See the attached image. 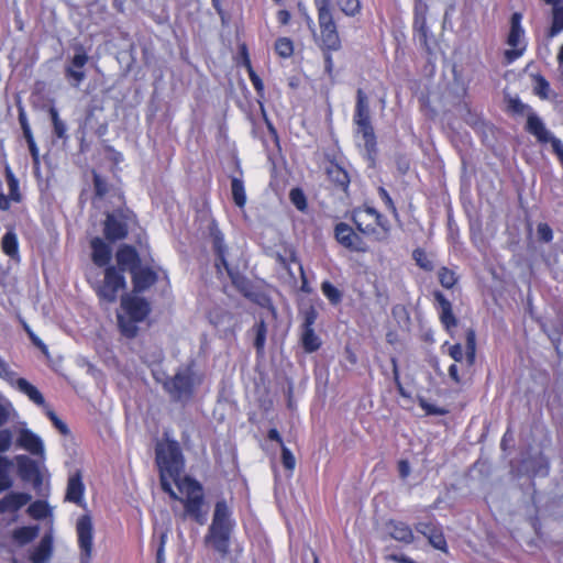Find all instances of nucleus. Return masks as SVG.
Here are the masks:
<instances>
[{
    "instance_id": "nucleus-1",
    "label": "nucleus",
    "mask_w": 563,
    "mask_h": 563,
    "mask_svg": "<svg viewBox=\"0 0 563 563\" xmlns=\"http://www.w3.org/2000/svg\"><path fill=\"white\" fill-rule=\"evenodd\" d=\"M115 263L131 275V292L143 294L158 280V274L151 265H142L140 253L133 245L121 244L115 252Z\"/></svg>"
},
{
    "instance_id": "nucleus-2",
    "label": "nucleus",
    "mask_w": 563,
    "mask_h": 563,
    "mask_svg": "<svg viewBox=\"0 0 563 563\" xmlns=\"http://www.w3.org/2000/svg\"><path fill=\"white\" fill-rule=\"evenodd\" d=\"M230 515L231 512L225 500L217 501L212 523L206 537V541H211L214 550L221 554L229 552V539L232 529Z\"/></svg>"
},
{
    "instance_id": "nucleus-3",
    "label": "nucleus",
    "mask_w": 563,
    "mask_h": 563,
    "mask_svg": "<svg viewBox=\"0 0 563 563\" xmlns=\"http://www.w3.org/2000/svg\"><path fill=\"white\" fill-rule=\"evenodd\" d=\"M155 454L159 472L168 474L174 482L180 478L184 471V456L177 441L169 440L157 444Z\"/></svg>"
},
{
    "instance_id": "nucleus-4",
    "label": "nucleus",
    "mask_w": 563,
    "mask_h": 563,
    "mask_svg": "<svg viewBox=\"0 0 563 563\" xmlns=\"http://www.w3.org/2000/svg\"><path fill=\"white\" fill-rule=\"evenodd\" d=\"M194 362L180 368L173 377L167 378L163 387L175 402H188L194 396Z\"/></svg>"
},
{
    "instance_id": "nucleus-5",
    "label": "nucleus",
    "mask_w": 563,
    "mask_h": 563,
    "mask_svg": "<svg viewBox=\"0 0 563 563\" xmlns=\"http://www.w3.org/2000/svg\"><path fill=\"white\" fill-rule=\"evenodd\" d=\"M125 271L117 264L104 268L103 279L95 286L96 294L101 301L113 303L119 297V291L126 289Z\"/></svg>"
},
{
    "instance_id": "nucleus-6",
    "label": "nucleus",
    "mask_w": 563,
    "mask_h": 563,
    "mask_svg": "<svg viewBox=\"0 0 563 563\" xmlns=\"http://www.w3.org/2000/svg\"><path fill=\"white\" fill-rule=\"evenodd\" d=\"M135 218V213L129 208H118L107 212L103 221L104 239L109 243L124 240L129 233V225Z\"/></svg>"
},
{
    "instance_id": "nucleus-7",
    "label": "nucleus",
    "mask_w": 563,
    "mask_h": 563,
    "mask_svg": "<svg viewBox=\"0 0 563 563\" xmlns=\"http://www.w3.org/2000/svg\"><path fill=\"white\" fill-rule=\"evenodd\" d=\"M354 122L363 135L365 148L368 155L372 156L376 154V136L371 123L368 99L362 89H357L356 91Z\"/></svg>"
},
{
    "instance_id": "nucleus-8",
    "label": "nucleus",
    "mask_w": 563,
    "mask_h": 563,
    "mask_svg": "<svg viewBox=\"0 0 563 563\" xmlns=\"http://www.w3.org/2000/svg\"><path fill=\"white\" fill-rule=\"evenodd\" d=\"M75 54L65 65V78L71 87L78 88L86 79L85 66L89 60L86 48L81 44L74 45Z\"/></svg>"
},
{
    "instance_id": "nucleus-9",
    "label": "nucleus",
    "mask_w": 563,
    "mask_h": 563,
    "mask_svg": "<svg viewBox=\"0 0 563 563\" xmlns=\"http://www.w3.org/2000/svg\"><path fill=\"white\" fill-rule=\"evenodd\" d=\"M13 465L16 466V474L24 483H30L33 488L38 489L43 484L38 463L29 455L20 454L13 459Z\"/></svg>"
},
{
    "instance_id": "nucleus-10",
    "label": "nucleus",
    "mask_w": 563,
    "mask_h": 563,
    "mask_svg": "<svg viewBox=\"0 0 563 563\" xmlns=\"http://www.w3.org/2000/svg\"><path fill=\"white\" fill-rule=\"evenodd\" d=\"M231 279L232 285L251 301L264 306L268 298L261 292L254 290L253 283L244 276L238 268L230 264L223 267Z\"/></svg>"
},
{
    "instance_id": "nucleus-11",
    "label": "nucleus",
    "mask_w": 563,
    "mask_h": 563,
    "mask_svg": "<svg viewBox=\"0 0 563 563\" xmlns=\"http://www.w3.org/2000/svg\"><path fill=\"white\" fill-rule=\"evenodd\" d=\"M78 545L80 549V563H89L92 554L93 526L89 515H84L76 525Z\"/></svg>"
},
{
    "instance_id": "nucleus-12",
    "label": "nucleus",
    "mask_w": 563,
    "mask_h": 563,
    "mask_svg": "<svg viewBox=\"0 0 563 563\" xmlns=\"http://www.w3.org/2000/svg\"><path fill=\"white\" fill-rule=\"evenodd\" d=\"M121 308L125 316L140 322L144 321L152 311L148 300L134 292H124L121 296Z\"/></svg>"
},
{
    "instance_id": "nucleus-13",
    "label": "nucleus",
    "mask_w": 563,
    "mask_h": 563,
    "mask_svg": "<svg viewBox=\"0 0 563 563\" xmlns=\"http://www.w3.org/2000/svg\"><path fill=\"white\" fill-rule=\"evenodd\" d=\"M318 22L321 33L322 51H339L341 48V38L332 14L318 15Z\"/></svg>"
},
{
    "instance_id": "nucleus-14",
    "label": "nucleus",
    "mask_w": 563,
    "mask_h": 563,
    "mask_svg": "<svg viewBox=\"0 0 563 563\" xmlns=\"http://www.w3.org/2000/svg\"><path fill=\"white\" fill-rule=\"evenodd\" d=\"M334 235L336 241L350 251L361 253L368 251V246L364 240L344 222H340L335 225Z\"/></svg>"
},
{
    "instance_id": "nucleus-15",
    "label": "nucleus",
    "mask_w": 563,
    "mask_h": 563,
    "mask_svg": "<svg viewBox=\"0 0 563 563\" xmlns=\"http://www.w3.org/2000/svg\"><path fill=\"white\" fill-rule=\"evenodd\" d=\"M417 532L426 537L429 543L437 550L448 552L446 540L442 527L432 521H421L415 526Z\"/></svg>"
},
{
    "instance_id": "nucleus-16",
    "label": "nucleus",
    "mask_w": 563,
    "mask_h": 563,
    "mask_svg": "<svg viewBox=\"0 0 563 563\" xmlns=\"http://www.w3.org/2000/svg\"><path fill=\"white\" fill-rule=\"evenodd\" d=\"M209 234L212 242V250L216 255L214 266L218 272H220L221 267L229 265V261L227 258V245L224 243V238L217 223L212 221L209 225Z\"/></svg>"
},
{
    "instance_id": "nucleus-17",
    "label": "nucleus",
    "mask_w": 563,
    "mask_h": 563,
    "mask_svg": "<svg viewBox=\"0 0 563 563\" xmlns=\"http://www.w3.org/2000/svg\"><path fill=\"white\" fill-rule=\"evenodd\" d=\"M91 260L98 267L111 266L112 258L111 246L101 238L96 236L90 241Z\"/></svg>"
},
{
    "instance_id": "nucleus-18",
    "label": "nucleus",
    "mask_w": 563,
    "mask_h": 563,
    "mask_svg": "<svg viewBox=\"0 0 563 563\" xmlns=\"http://www.w3.org/2000/svg\"><path fill=\"white\" fill-rule=\"evenodd\" d=\"M16 445L32 455L44 456V445L41 438L29 429H21L16 439Z\"/></svg>"
},
{
    "instance_id": "nucleus-19",
    "label": "nucleus",
    "mask_w": 563,
    "mask_h": 563,
    "mask_svg": "<svg viewBox=\"0 0 563 563\" xmlns=\"http://www.w3.org/2000/svg\"><path fill=\"white\" fill-rule=\"evenodd\" d=\"M4 176L9 187V194L5 196L0 191V210L2 211L10 209V201L20 202L22 200V195L19 189V180L10 167H5Z\"/></svg>"
},
{
    "instance_id": "nucleus-20",
    "label": "nucleus",
    "mask_w": 563,
    "mask_h": 563,
    "mask_svg": "<svg viewBox=\"0 0 563 563\" xmlns=\"http://www.w3.org/2000/svg\"><path fill=\"white\" fill-rule=\"evenodd\" d=\"M526 131L538 140L540 143H551L556 139L544 125L542 120L531 112L527 118Z\"/></svg>"
},
{
    "instance_id": "nucleus-21",
    "label": "nucleus",
    "mask_w": 563,
    "mask_h": 563,
    "mask_svg": "<svg viewBox=\"0 0 563 563\" xmlns=\"http://www.w3.org/2000/svg\"><path fill=\"white\" fill-rule=\"evenodd\" d=\"M434 299L439 303L440 308V320L446 331H451L452 328L457 325V319L453 313L452 303L450 300L439 290L433 292Z\"/></svg>"
},
{
    "instance_id": "nucleus-22",
    "label": "nucleus",
    "mask_w": 563,
    "mask_h": 563,
    "mask_svg": "<svg viewBox=\"0 0 563 563\" xmlns=\"http://www.w3.org/2000/svg\"><path fill=\"white\" fill-rule=\"evenodd\" d=\"M85 490V485L81 479V473L79 471L75 472L69 476L67 483V489L65 499L67 501L74 503L80 507L84 506L82 495Z\"/></svg>"
},
{
    "instance_id": "nucleus-23",
    "label": "nucleus",
    "mask_w": 563,
    "mask_h": 563,
    "mask_svg": "<svg viewBox=\"0 0 563 563\" xmlns=\"http://www.w3.org/2000/svg\"><path fill=\"white\" fill-rule=\"evenodd\" d=\"M32 496L27 493H9L0 499V514L15 512L31 501Z\"/></svg>"
},
{
    "instance_id": "nucleus-24",
    "label": "nucleus",
    "mask_w": 563,
    "mask_h": 563,
    "mask_svg": "<svg viewBox=\"0 0 563 563\" xmlns=\"http://www.w3.org/2000/svg\"><path fill=\"white\" fill-rule=\"evenodd\" d=\"M178 489L185 494V498L181 500H190V499H203V487L202 485L195 478L184 477L183 479L178 478L175 481Z\"/></svg>"
},
{
    "instance_id": "nucleus-25",
    "label": "nucleus",
    "mask_w": 563,
    "mask_h": 563,
    "mask_svg": "<svg viewBox=\"0 0 563 563\" xmlns=\"http://www.w3.org/2000/svg\"><path fill=\"white\" fill-rule=\"evenodd\" d=\"M181 504L184 505L185 508L184 517L191 518L198 525L206 523L208 518V510L203 509L205 498L181 500Z\"/></svg>"
},
{
    "instance_id": "nucleus-26",
    "label": "nucleus",
    "mask_w": 563,
    "mask_h": 563,
    "mask_svg": "<svg viewBox=\"0 0 563 563\" xmlns=\"http://www.w3.org/2000/svg\"><path fill=\"white\" fill-rule=\"evenodd\" d=\"M386 528L393 539L407 544L413 542L412 530L407 523L397 520H389L386 523Z\"/></svg>"
},
{
    "instance_id": "nucleus-27",
    "label": "nucleus",
    "mask_w": 563,
    "mask_h": 563,
    "mask_svg": "<svg viewBox=\"0 0 563 563\" xmlns=\"http://www.w3.org/2000/svg\"><path fill=\"white\" fill-rule=\"evenodd\" d=\"M53 552V538L49 534H45L38 545L32 552L30 559L33 563H46Z\"/></svg>"
},
{
    "instance_id": "nucleus-28",
    "label": "nucleus",
    "mask_w": 563,
    "mask_h": 563,
    "mask_svg": "<svg viewBox=\"0 0 563 563\" xmlns=\"http://www.w3.org/2000/svg\"><path fill=\"white\" fill-rule=\"evenodd\" d=\"M325 172L331 183H333L343 191L347 190L350 185V177L344 168H342L339 164L331 162Z\"/></svg>"
},
{
    "instance_id": "nucleus-29",
    "label": "nucleus",
    "mask_w": 563,
    "mask_h": 563,
    "mask_svg": "<svg viewBox=\"0 0 563 563\" xmlns=\"http://www.w3.org/2000/svg\"><path fill=\"white\" fill-rule=\"evenodd\" d=\"M12 466L13 460L0 454V494L9 490L13 486V478L11 476Z\"/></svg>"
},
{
    "instance_id": "nucleus-30",
    "label": "nucleus",
    "mask_w": 563,
    "mask_h": 563,
    "mask_svg": "<svg viewBox=\"0 0 563 563\" xmlns=\"http://www.w3.org/2000/svg\"><path fill=\"white\" fill-rule=\"evenodd\" d=\"M15 385L19 388V390L25 394L34 404H36L37 406L46 407L45 399L42 393L35 386L29 383L25 378H18L15 380Z\"/></svg>"
},
{
    "instance_id": "nucleus-31",
    "label": "nucleus",
    "mask_w": 563,
    "mask_h": 563,
    "mask_svg": "<svg viewBox=\"0 0 563 563\" xmlns=\"http://www.w3.org/2000/svg\"><path fill=\"white\" fill-rule=\"evenodd\" d=\"M522 14L515 12L510 18V31L507 37V44L511 47H517L520 43V38L523 35V29L521 27Z\"/></svg>"
},
{
    "instance_id": "nucleus-32",
    "label": "nucleus",
    "mask_w": 563,
    "mask_h": 563,
    "mask_svg": "<svg viewBox=\"0 0 563 563\" xmlns=\"http://www.w3.org/2000/svg\"><path fill=\"white\" fill-rule=\"evenodd\" d=\"M118 327L120 329V332L123 336L128 339H134L139 333V327L137 323L140 321L134 320L125 314L118 313Z\"/></svg>"
},
{
    "instance_id": "nucleus-33",
    "label": "nucleus",
    "mask_w": 563,
    "mask_h": 563,
    "mask_svg": "<svg viewBox=\"0 0 563 563\" xmlns=\"http://www.w3.org/2000/svg\"><path fill=\"white\" fill-rule=\"evenodd\" d=\"M38 526L21 527L13 531L12 538L19 545H25L37 538Z\"/></svg>"
},
{
    "instance_id": "nucleus-34",
    "label": "nucleus",
    "mask_w": 563,
    "mask_h": 563,
    "mask_svg": "<svg viewBox=\"0 0 563 563\" xmlns=\"http://www.w3.org/2000/svg\"><path fill=\"white\" fill-rule=\"evenodd\" d=\"M91 175L93 185V198L101 200L110 191L111 185L109 184L106 176L99 174L95 169L91 172Z\"/></svg>"
},
{
    "instance_id": "nucleus-35",
    "label": "nucleus",
    "mask_w": 563,
    "mask_h": 563,
    "mask_svg": "<svg viewBox=\"0 0 563 563\" xmlns=\"http://www.w3.org/2000/svg\"><path fill=\"white\" fill-rule=\"evenodd\" d=\"M301 345L306 353H313L320 349L321 340L314 333L313 328L302 329Z\"/></svg>"
},
{
    "instance_id": "nucleus-36",
    "label": "nucleus",
    "mask_w": 563,
    "mask_h": 563,
    "mask_svg": "<svg viewBox=\"0 0 563 563\" xmlns=\"http://www.w3.org/2000/svg\"><path fill=\"white\" fill-rule=\"evenodd\" d=\"M352 220L354 224L356 225V229L362 232L365 235H373L376 241L384 240V236H380V232L377 231V229L369 224L365 223V220L363 218V213L360 211H354L352 216Z\"/></svg>"
},
{
    "instance_id": "nucleus-37",
    "label": "nucleus",
    "mask_w": 563,
    "mask_h": 563,
    "mask_svg": "<svg viewBox=\"0 0 563 563\" xmlns=\"http://www.w3.org/2000/svg\"><path fill=\"white\" fill-rule=\"evenodd\" d=\"M2 251L11 258H16L19 255L18 236L13 230H9L1 240Z\"/></svg>"
},
{
    "instance_id": "nucleus-38",
    "label": "nucleus",
    "mask_w": 563,
    "mask_h": 563,
    "mask_svg": "<svg viewBox=\"0 0 563 563\" xmlns=\"http://www.w3.org/2000/svg\"><path fill=\"white\" fill-rule=\"evenodd\" d=\"M563 31V2L552 8V24L547 32L548 38H553Z\"/></svg>"
},
{
    "instance_id": "nucleus-39",
    "label": "nucleus",
    "mask_w": 563,
    "mask_h": 563,
    "mask_svg": "<svg viewBox=\"0 0 563 563\" xmlns=\"http://www.w3.org/2000/svg\"><path fill=\"white\" fill-rule=\"evenodd\" d=\"M48 113L52 120L54 135L58 139L67 140V126L66 123L59 118L57 109L52 107L49 108Z\"/></svg>"
},
{
    "instance_id": "nucleus-40",
    "label": "nucleus",
    "mask_w": 563,
    "mask_h": 563,
    "mask_svg": "<svg viewBox=\"0 0 563 563\" xmlns=\"http://www.w3.org/2000/svg\"><path fill=\"white\" fill-rule=\"evenodd\" d=\"M253 331L255 332L254 347L256 349V352L260 354L264 351L266 342L267 327L265 321L261 319L258 322H256L253 325Z\"/></svg>"
},
{
    "instance_id": "nucleus-41",
    "label": "nucleus",
    "mask_w": 563,
    "mask_h": 563,
    "mask_svg": "<svg viewBox=\"0 0 563 563\" xmlns=\"http://www.w3.org/2000/svg\"><path fill=\"white\" fill-rule=\"evenodd\" d=\"M231 192L234 203L242 208L246 202L244 184L241 179L233 177L231 180Z\"/></svg>"
},
{
    "instance_id": "nucleus-42",
    "label": "nucleus",
    "mask_w": 563,
    "mask_h": 563,
    "mask_svg": "<svg viewBox=\"0 0 563 563\" xmlns=\"http://www.w3.org/2000/svg\"><path fill=\"white\" fill-rule=\"evenodd\" d=\"M532 79L534 81L533 92L541 99H549L551 91L549 81L540 74L532 75Z\"/></svg>"
},
{
    "instance_id": "nucleus-43",
    "label": "nucleus",
    "mask_w": 563,
    "mask_h": 563,
    "mask_svg": "<svg viewBox=\"0 0 563 563\" xmlns=\"http://www.w3.org/2000/svg\"><path fill=\"white\" fill-rule=\"evenodd\" d=\"M529 464L531 466L533 475L545 476L549 472V461L548 459L540 453L537 456H533L529 460Z\"/></svg>"
},
{
    "instance_id": "nucleus-44",
    "label": "nucleus",
    "mask_w": 563,
    "mask_h": 563,
    "mask_svg": "<svg viewBox=\"0 0 563 563\" xmlns=\"http://www.w3.org/2000/svg\"><path fill=\"white\" fill-rule=\"evenodd\" d=\"M321 291L332 305H338L342 301L343 294L330 282L321 284Z\"/></svg>"
},
{
    "instance_id": "nucleus-45",
    "label": "nucleus",
    "mask_w": 563,
    "mask_h": 563,
    "mask_svg": "<svg viewBox=\"0 0 563 563\" xmlns=\"http://www.w3.org/2000/svg\"><path fill=\"white\" fill-rule=\"evenodd\" d=\"M475 352H476V334L473 329H468L466 331L465 338V354L466 360L470 365L475 362Z\"/></svg>"
},
{
    "instance_id": "nucleus-46",
    "label": "nucleus",
    "mask_w": 563,
    "mask_h": 563,
    "mask_svg": "<svg viewBox=\"0 0 563 563\" xmlns=\"http://www.w3.org/2000/svg\"><path fill=\"white\" fill-rule=\"evenodd\" d=\"M412 258L421 269L426 272H432L434 269L433 262L429 258L428 254L423 250L416 249L412 252Z\"/></svg>"
},
{
    "instance_id": "nucleus-47",
    "label": "nucleus",
    "mask_w": 563,
    "mask_h": 563,
    "mask_svg": "<svg viewBox=\"0 0 563 563\" xmlns=\"http://www.w3.org/2000/svg\"><path fill=\"white\" fill-rule=\"evenodd\" d=\"M275 51L283 58L290 57L294 53V45L291 40L288 37L277 38L275 42Z\"/></svg>"
},
{
    "instance_id": "nucleus-48",
    "label": "nucleus",
    "mask_w": 563,
    "mask_h": 563,
    "mask_svg": "<svg viewBox=\"0 0 563 563\" xmlns=\"http://www.w3.org/2000/svg\"><path fill=\"white\" fill-rule=\"evenodd\" d=\"M27 514L34 519H44L48 514V505L46 501L36 500L29 506Z\"/></svg>"
},
{
    "instance_id": "nucleus-49",
    "label": "nucleus",
    "mask_w": 563,
    "mask_h": 563,
    "mask_svg": "<svg viewBox=\"0 0 563 563\" xmlns=\"http://www.w3.org/2000/svg\"><path fill=\"white\" fill-rule=\"evenodd\" d=\"M336 4L349 16H354L361 10L360 0H336Z\"/></svg>"
},
{
    "instance_id": "nucleus-50",
    "label": "nucleus",
    "mask_w": 563,
    "mask_h": 563,
    "mask_svg": "<svg viewBox=\"0 0 563 563\" xmlns=\"http://www.w3.org/2000/svg\"><path fill=\"white\" fill-rule=\"evenodd\" d=\"M289 199L299 211H305L307 209V199L300 188H292L289 192Z\"/></svg>"
},
{
    "instance_id": "nucleus-51",
    "label": "nucleus",
    "mask_w": 563,
    "mask_h": 563,
    "mask_svg": "<svg viewBox=\"0 0 563 563\" xmlns=\"http://www.w3.org/2000/svg\"><path fill=\"white\" fill-rule=\"evenodd\" d=\"M439 282L444 288H452L456 283L455 274L446 267L439 271Z\"/></svg>"
},
{
    "instance_id": "nucleus-52",
    "label": "nucleus",
    "mask_w": 563,
    "mask_h": 563,
    "mask_svg": "<svg viewBox=\"0 0 563 563\" xmlns=\"http://www.w3.org/2000/svg\"><path fill=\"white\" fill-rule=\"evenodd\" d=\"M245 65L247 67V71H249V76H250V79L257 92L258 96H263V92H264V84L262 81V79L260 78V76L254 71V69L252 68V65H251V62L246 58L245 60Z\"/></svg>"
},
{
    "instance_id": "nucleus-53",
    "label": "nucleus",
    "mask_w": 563,
    "mask_h": 563,
    "mask_svg": "<svg viewBox=\"0 0 563 563\" xmlns=\"http://www.w3.org/2000/svg\"><path fill=\"white\" fill-rule=\"evenodd\" d=\"M46 416L47 418L52 421V423L54 424V427L63 434V435H68L70 433L67 424L62 421L57 415L49 408H46Z\"/></svg>"
},
{
    "instance_id": "nucleus-54",
    "label": "nucleus",
    "mask_w": 563,
    "mask_h": 563,
    "mask_svg": "<svg viewBox=\"0 0 563 563\" xmlns=\"http://www.w3.org/2000/svg\"><path fill=\"white\" fill-rule=\"evenodd\" d=\"M318 318V311L317 309L313 307V306H309L305 311H303V323H302V329H309V328H312L316 320Z\"/></svg>"
},
{
    "instance_id": "nucleus-55",
    "label": "nucleus",
    "mask_w": 563,
    "mask_h": 563,
    "mask_svg": "<svg viewBox=\"0 0 563 563\" xmlns=\"http://www.w3.org/2000/svg\"><path fill=\"white\" fill-rule=\"evenodd\" d=\"M12 432L9 429L0 430V453H4L10 450L12 445Z\"/></svg>"
},
{
    "instance_id": "nucleus-56",
    "label": "nucleus",
    "mask_w": 563,
    "mask_h": 563,
    "mask_svg": "<svg viewBox=\"0 0 563 563\" xmlns=\"http://www.w3.org/2000/svg\"><path fill=\"white\" fill-rule=\"evenodd\" d=\"M419 406L427 412V415L444 416L448 413V410L429 404L424 398L419 399Z\"/></svg>"
},
{
    "instance_id": "nucleus-57",
    "label": "nucleus",
    "mask_w": 563,
    "mask_h": 563,
    "mask_svg": "<svg viewBox=\"0 0 563 563\" xmlns=\"http://www.w3.org/2000/svg\"><path fill=\"white\" fill-rule=\"evenodd\" d=\"M538 239L541 242L549 243L553 238L552 229L548 223H539L537 228Z\"/></svg>"
},
{
    "instance_id": "nucleus-58",
    "label": "nucleus",
    "mask_w": 563,
    "mask_h": 563,
    "mask_svg": "<svg viewBox=\"0 0 563 563\" xmlns=\"http://www.w3.org/2000/svg\"><path fill=\"white\" fill-rule=\"evenodd\" d=\"M282 463L286 470L292 471L295 468V456L287 446L282 448Z\"/></svg>"
},
{
    "instance_id": "nucleus-59",
    "label": "nucleus",
    "mask_w": 563,
    "mask_h": 563,
    "mask_svg": "<svg viewBox=\"0 0 563 563\" xmlns=\"http://www.w3.org/2000/svg\"><path fill=\"white\" fill-rule=\"evenodd\" d=\"M415 30H417L420 34V40L423 42L424 45H427V25H426V18L419 16L418 14L415 18L413 23Z\"/></svg>"
},
{
    "instance_id": "nucleus-60",
    "label": "nucleus",
    "mask_w": 563,
    "mask_h": 563,
    "mask_svg": "<svg viewBox=\"0 0 563 563\" xmlns=\"http://www.w3.org/2000/svg\"><path fill=\"white\" fill-rule=\"evenodd\" d=\"M0 377L9 383H13L15 373L10 368L9 364L0 357Z\"/></svg>"
},
{
    "instance_id": "nucleus-61",
    "label": "nucleus",
    "mask_w": 563,
    "mask_h": 563,
    "mask_svg": "<svg viewBox=\"0 0 563 563\" xmlns=\"http://www.w3.org/2000/svg\"><path fill=\"white\" fill-rule=\"evenodd\" d=\"M23 329L26 332V334L29 335L32 343L35 346H37L42 352L47 353V346L43 343V341L38 336L35 335V333L31 330V328L25 322H23Z\"/></svg>"
},
{
    "instance_id": "nucleus-62",
    "label": "nucleus",
    "mask_w": 563,
    "mask_h": 563,
    "mask_svg": "<svg viewBox=\"0 0 563 563\" xmlns=\"http://www.w3.org/2000/svg\"><path fill=\"white\" fill-rule=\"evenodd\" d=\"M523 51H525V46L523 47H512V49H507L505 51L504 53V57H505V64H511L512 62H515L517 58H519L522 54H523Z\"/></svg>"
},
{
    "instance_id": "nucleus-63",
    "label": "nucleus",
    "mask_w": 563,
    "mask_h": 563,
    "mask_svg": "<svg viewBox=\"0 0 563 563\" xmlns=\"http://www.w3.org/2000/svg\"><path fill=\"white\" fill-rule=\"evenodd\" d=\"M378 195H379L380 199L384 201L385 206L393 212H396V207L394 205V201H393L391 197L389 196L388 191L384 187L378 188Z\"/></svg>"
},
{
    "instance_id": "nucleus-64",
    "label": "nucleus",
    "mask_w": 563,
    "mask_h": 563,
    "mask_svg": "<svg viewBox=\"0 0 563 563\" xmlns=\"http://www.w3.org/2000/svg\"><path fill=\"white\" fill-rule=\"evenodd\" d=\"M553 152L558 156L560 163L563 165V143L560 139H553V142L551 144Z\"/></svg>"
}]
</instances>
